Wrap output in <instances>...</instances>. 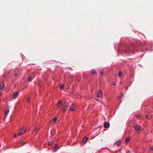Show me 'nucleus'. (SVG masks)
I'll return each mask as SVG.
<instances>
[{"label":"nucleus","mask_w":153,"mask_h":153,"mask_svg":"<svg viewBox=\"0 0 153 153\" xmlns=\"http://www.w3.org/2000/svg\"><path fill=\"white\" fill-rule=\"evenodd\" d=\"M67 109V108H62V109L63 110V112H65L66 111Z\"/></svg>","instance_id":"obj_23"},{"label":"nucleus","mask_w":153,"mask_h":153,"mask_svg":"<svg viewBox=\"0 0 153 153\" xmlns=\"http://www.w3.org/2000/svg\"><path fill=\"white\" fill-rule=\"evenodd\" d=\"M25 144V142H22V146L23 145H24V144Z\"/></svg>","instance_id":"obj_27"},{"label":"nucleus","mask_w":153,"mask_h":153,"mask_svg":"<svg viewBox=\"0 0 153 153\" xmlns=\"http://www.w3.org/2000/svg\"><path fill=\"white\" fill-rule=\"evenodd\" d=\"M19 94L17 91H15L14 92L13 95V97L14 98H16L18 96Z\"/></svg>","instance_id":"obj_6"},{"label":"nucleus","mask_w":153,"mask_h":153,"mask_svg":"<svg viewBox=\"0 0 153 153\" xmlns=\"http://www.w3.org/2000/svg\"><path fill=\"white\" fill-rule=\"evenodd\" d=\"M129 137H128L126 138L125 140V142L126 143H127L129 141Z\"/></svg>","instance_id":"obj_16"},{"label":"nucleus","mask_w":153,"mask_h":153,"mask_svg":"<svg viewBox=\"0 0 153 153\" xmlns=\"http://www.w3.org/2000/svg\"><path fill=\"white\" fill-rule=\"evenodd\" d=\"M30 97H28V98H27V102H30Z\"/></svg>","instance_id":"obj_21"},{"label":"nucleus","mask_w":153,"mask_h":153,"mask_svg":"<svg viewBox=\"0 0 153 153\" xmlns=\"http://www.w3.org/2000/svg\"><path fill=\"white\" fill-rule=\"evenodd\" d=\"M53 144L52 142H48V144L49 146H51Z\"/></svg>","instance_id":"obj_20"},{"label":"nucleus","mask_w":153,"mask_h":153,"mask_svg":"<svg viewBox=\"0 0 153 153\" xmlns=\"http://www.w3.org/2000/svg\"><path fill=\"white\" fill-rule=\"evenodd\" d=\"M140 128L141 127L139 126H137L135 127V129L137 131L139 130L140 129Z\"/></svg>","instance_id":"obj_13"},{"label":"nucleus","mask_w":153,"mask_h":153,"mask_svg":"<svg viewBox=\"0 0 153 153\" xmlns=\"http://www.w3.org/2000/svg\"><path fill=\"white\" fill-rule=\"evenodd\" d=\"M104 127L105 128H108L109 127V123L108 122H105L104 123Z\"/></svg>","instance_id":"obj_3"},{"label":"nucleus","mask_w":153,"mask_h":153,"mask_svg":"<svg viewBox=\"0 0 153 153\" xmlns=\"http://www.w3.org/2000/svg\"><path fill=\"white\" fill-rule=\"evenodd\" d=\"M57 120V117H56L54 118L53 120H51L50 123H51V125L53 126L54 125V123L56 122Z\"/></svg>","instance_id":"obj_4"},{"label":"nucleus","mask_w":153,"mask_h":153,"mask_svg":"<svg viewBox=\"0 0 153 153\" xmlns=\"http://www.w3.org/2000/svg\"><path fill=\"white\" fill-rule=\"evenodd\" d=\"M62 102V101L61 100H59V101L58 104H57V106L58 107H59L61 105Z\"/></svg>","instance_id":"obj_11"},{"label":"nucleus","mask_w":153,"mask_h":153,"mask_svg":"<svg viewBox=\"0 0 153 153\" xmlns=\"http://www.w3.org/2000/svg\"><path fill=\"white\" fill-rule=\"evenodd\" d=\"M76 108V107L74 104H72L70 107V109L72 111L75 110Z\"/></svg>","instance_id":"obj_2"},{"label":"nucleus","mask_w":153,"mask_h":153,"mask_svg":"<svg viewBox=\"0 0 153 153\" xmlns=\"http://www.w3.org/2000/svg\"><path fill=\"white\" fill-rule=\"evenodd\" d=\"M9 112V110H5V111H4V114H8V113Z\"/></svg>","instance_id":"obj_22"},{"label":"nucleus","mask_w":153,"mask_h":153,"mask_svg":"<svg viewBox=\"0 0 153 153\" xmlns=\"http://www.w3.org/2000/svg\"><path fill=\"white\" fill-rule=\"evenodd\" d=\"M145 117L147 119H148L149 118V116L147 115H146L145 116Z\"/></svg>","instance_id":"obj_24"},{"label":"nucleus","mask_w":153,"mask_h":153,"mask_svg":"<svg viewBox=\"0 0 153 153\" xmlns=\"http://www.w3.org/2000/svg\"><path fill=\"white\" fill-rule=\"evenodd\" d=\"M17 137V135H16V134H14V137Z\"/></svg>","instance_id":"obj_30"},{"label":"nucleus","mask_w":153,"mask_h":153,"mask_svg":"<svg viewBox=\"0 0 153 153\" xmlns=\"http://www.w3.org/2000/svg\"><path fill=\"white\" fill-rule=\"evenodd\" d=\"M101 75H103V73L101 71L100 72Z\"/></svg>","instance_id":"obj_26"},{"label":"nucleus","mask_w":153,"mask_h":153,"mask_svg":"<svg viewBox=\"0 0 153 153\" xmlns=\"http://www.w3.org/2000/svg\"><path fill=\"white\" fill-rule=\"evenodd\" d=\"M136 117H137V118H138L139 117V115H136Z\"/></svg>","instance_id":"obj_25"},{"label":"nucleus","mask_w":153,"mask_h":153,"mask_svg":"<svg viewBox=\"0 0 153 153\" xmlns=\"http://www.w3.org/2000/svg\"><path fill=\"white\" fill-rule=\"evenodd\" d=\"M63 106L64 107V108H67L68 107V104L66 102H65V103H64Z\"/></svg>","instance_id":"obj_12"},{"label":"nucleus","mask_w":153,"mask_h":153,"mask_svg":"<svg viewBox=\"0 0 153 153\" xmlns=\"http://www.w3.org/2000/svg\"><path fill=\"white\" fill-rule=\"evenodd\" d=\"M58 146V144H56L55 146L54 147L53 149L55 150V152L57 150V148Z\"/></svg>","instance_id":"obj_15"},{"label":"nucleus","mask_w":153,"mask_h":153,"mask_svg":"<svg viewBox=\"0 0 153 153\" xmlns=\"http://www.w3.org/2000/svg\"><path fill=\"white\" fill-rule=\"evenodd\" d=\"M4 84L3 82L0 83V88L1 90H2L4 89Z\"/></svg>","instance_id":"obj_7"},{"label":"nucleus","mask_w":153,"mask_h":153,"mask_svg":"<svg viewBox=\"0 0 153 153\" xmlns=\"http://www.w3.org/2000/svg\"><path fill=\"white\" fill-rule=\"evenodd\" d=\"M115 84V82H112V85H114Z\"/></svg>","instance_id":"obj_28"},{"label":"nucleus","mask_w":153,"mask_h":153,"mask_svg":"<svg viewBox=\"0 0 153 153\" xmlns=\"http://www.w3.org/2000/svg\"><path fill=\"white\" fill-rule=\"evenodd\" d=\"M122 75V73L121 71H119L118 74V76L121 77Z\"/></svg>","instance_id":"obj_17"},{"label":"nucleus","mask_w":153,"mask_h":153,"mask_svg":"<svg viewBox=\"0 0 153 153\" xmlns=\"http://www.w3.org/2000/svg\"><path fill=\"white\" fill-rule=\"evenodd\" d=\"M129 152H129V151H128L127 152V153H129Z\"/></svg>","instance_id":"obj_31"},{"label":"nucleus","mask_w":153,"mask_h":153,"mask_svg":"<svg viewBox=\"0 0 153 153\" xmlns=\"http://www.w3.org/2000/svg\"><path fill=\"white\" fill-rule=\"evenodd\" d=\"M121 143V141H118L114 143V144L117 145L118 146H120Z\"/></svg>","instance_id":"obj_8"},{"label":"nucleus","mask_w":153,"mask_h":153,"mask_svg":"<svg viewBox=\"0 0 153 153\" xmlns=\"http://www.w3.org/2000/svg\"><path fill=\"white\" fill-rule=\"evenodd\" d=\"M151 150H153V147H152V148H151Z\"/></svg>","instance_id":"obj_32"},{"label":"nucleus","mask_w":153,"mask_h":153,"mask_svg":"<svg viewBox=\"0 0 153 153\" xmlns=\"http://www.w3.org/2000/svg\"><path fill=\"white\" fill-rule=\"evenodd\" d=\"M39 130V128L38 126H35L34 131L36 132V134L38 132V131Z\"/></svg>","instance_id":"obj_9"},{"label":"nucleus","mask_w":153,"mask_h":153,"mask_svg":"<svg viewBox=\"0 0 153 153\" xmlns=\"http://www.w3.org/2000/svg\"><path fill=\"white\" fill-rule=\"evenodd\" d=\"M32 79L31 77H29L28 79V80L30 82L32 81Z\"/></svg>","instance_id":"obj_19"},{"label":"nucleus","mask_w":153,"mask_h":153,"mask_svg":"<svg viewBox=\"0 0 153 153\" xmlns=\"http://www.w3.org/2000/svg\"><path fill=\"white\" fill-rule=\"evenodd\" d=\"M122 84V82H120V85H121Z\"/></svg>","instance_id":"obj_33"},{"label":"nucleus","mask_w":153,"mask_h":153,"mask_svg":"<svg viewBox=\"0 0 153 153\" xmlns=\"http://www.w3.org/2000/svg\"><path fill=\"white\" fill-rule=\"evenodd\" d=\"M91 72L92 73V74H95V73H96V71L95 70H91Z\"/></svg>","instance_id":"obj_18"},{"label":"nucleus","mask_w":153,"mask_h":153,"mask_svg":"<svg viewBox=\"0 0 153 153\" xmlns=\"http://www.w3.org/2000/svg\"><path fill=\"white\" fill-rule=\"evenodd\" d=\"M59 86L60 88L61 89H62L64 86V84L63 83H61L60 84Z\"/></svg>","instance_id":"obj_14"},{"label":"nucleus","mask_w":153,"mask_h":153,"mask_svg":"<svg viewBox=\"0 0 153 153\" xmlns=\"http://www.w3.org/2000/svg\"><path fill=\"white\" fill-rule=\"evenodd\" d=\"M26 132L25 130L24 129V127H22L19 130V133L18 134L19 136L21 135Z\"/></svg>","instance_id":"obj_1"},{"label":"nucleus","mask_w":153,"mask_h":153,"mask_svg":"<svg viewBox=\"0 0 153 153\" xmlns=\"http://www.w3.org/2000/svg\"><path fill=\"white\" fill-rule=\"evenodd\" d=\"M123 96V94H120V97L121 98V97Z\"/></svg>","instance_id":"obj_29"},{"label":"nucleus","mask_w":153,"mask_h":153,"mask_svg":"<svg viewBox=\"0 0 153 153\" xmlns=\"http://www.w3.org/2000/svg\"><path fill=\"white\" fill-rule=\"evenodd\" d=\"M102 91L101 90H99L98 93H97V96L98 97H101L102 96Z\"/></svg>","instance_id":"obj_5"},{"label":"nucleus","mask_w":153,"mask_h":153,"mask_svg":"<svg viewBox=\"0 0 153 153\" xmlns=\"http://www.w3.org/2000/svg\"><path fill=\"white\" fill-rule=\"evenodd\" d=\"M88 140V138L87 137H85L84 138L83 140V142L84 143H86Z\"/></svg>","instance_id":"obj_10"},{"label":"nucleus","mask_w":153,"mask_h":153,"mask_svg":"<svg viewBox=\"0 0 153 153\" xmlns=\"http://www.w3.org/2000/svg\"><path fill=\"white\" fill-rule=\"evenodd\" d=\"M1 92L0 91V95L1 94Z\"/></svg>","instance_id":"obj_34"}]
</instances>
